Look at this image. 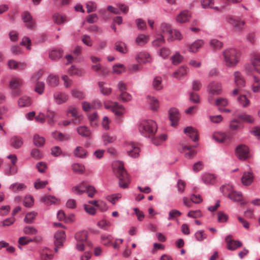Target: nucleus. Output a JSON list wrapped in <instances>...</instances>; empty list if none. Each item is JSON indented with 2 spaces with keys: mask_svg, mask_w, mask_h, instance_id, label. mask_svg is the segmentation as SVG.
Segmentation results:
<instances>
[{
  "mask_svg": "<svg viewBox=\"0 0 260 260\" xmlns=\"http://www.w3.org/2000/svg\"><path fill=\"white\" fill-rule=\"evenodd\" d=\"M241 55L240 51L234 48L225 49L221 54L223 63L229 68L235 67L240 62Z\"/></svg>",
  "mask_w": 260,
  "mask_h": 260,
  "instance_id": "nucleus-1",
  "label": "nucleus"
},
{
  "mask_svg": "<svg viewBox=\"0 0 260 260\" xmlns=\"http://www.w3.org/2000/svg\"><path fill=\"white\" fill-rule=\"evenodd\" d=\"M112 168L116 177L119 179V185L121 188H127L130 183L128 175L124 169L122 162L116 160L113 162Z\"/></svg>",
  "mask_w": 260,
  "mask_h": 260,
  "instance_id": "nucleus-2",
  "label": "nucleus"
},
{
  "mask_svg": "<svg viewBox=\"0 0 260 260\" xmlns=\"http://www.w3.org/2000/svg\"><path fill=\"white\" fill-rule=\"evenodd\" d=\"M138 127L140 133L146 137H152L157 128L155 121L145 119L140 121Z\"/></svg>",
  "mask_w": 260,
  "mask_h": 260,
  "instance_id": "nucleus-3",
  "label": "nucleus"
},
{
  "mask_svg": "<svg viewBox=\"0 0 260 260\" xmlns=\"http://www.w3.org/2000/svg\"><path fill=\"white\" fill-rule=\"evenodd\" d=\"M220 189L223 193H227L228 197L234 202H239L242 200V193L235 191L230 185H223L220 188Z\"/></svg>",
  "mask_w": 260,
  "mask_h": 260,
  "instance_id": "nucleus-4",
  "label": "nucleus"
},
{
  "mask_svg": "<svg viewBox=\"0 0 260 260\" xmlns=\"http://www.w3.org/2000/svg\"><path fill=\"white\" fill-rule=\"evenodd\" d=\"M226 21L233 27L234 30L238 31H242L245 24L244 20L239 18L235 19L230 16L226 17Z\"/></svg>",
  "mask_w": 260,
  "mask_h": 260,
  "instance_id": "nucleus-5",
  "label": "nucleus"
},
{
  "mask_svg": "<svg viewBox=\"0 0 260 260\" xmlns=\"http://www.w3.org/2000/svg\"><path fill=\"white\" fill-rule=\"evenodd\" d=\"M207 90L212 95H219L222 91L221 83L217 81H212L208 85Z\"/></svg>",
  "mask_w": 260,
  "mask_h": 260,
  "instance_id": "nucleus-6",
  "label": "nucleus"
},
{
  "mask_svg": "<svg viewBox=\"0 0 260 260\" xmlns=\"http://www.w3.org/2000/svg\"><path fill=\"white\" fill-rule=\"evenodd\" d=\"M235 153L239 159L245 160L248 157L249 149L246 145H241L237 147Z\"/></svg>",
  "mask_w": 260,
  "mask_h": 260,
  "instance_id": "nucleus-7",
  "label": "nucleus"
},
{
  "mask_svg": "<svg viewBox=\"0 0 260 260\" xmlns=\"http://www.w3.org/2000/svg\"><path fill=\"white\" fill-rule=\"evenodd\" d=\"M231 237L232 236L231 235L226 236L225 238V241L227 243L228 249L233 251L241 247L242 245V243L240 241L232 240L231 239Z\"/></svg>",
  "mask_w": 260,
  "mask_h": 260,
  "instance_id": "nucleus-8",
  "label": "nucleus"
},
{
  "mask_svg": "<svg viewBox=\"0 0 260 260\" xmlns=\"http://www.w3.org/2000/svg\"><path fill=\"white\" fill-rule=\"evenodd\" d=\"M54 102L58 105L66 103L69 100V95L63 92H55L53 94Z\"/></svg>",
  "mask_w": 260,
  "mask_h": 260,
  "instance_id": "nucleus-9",
  "label": "nucleus"
},
{
  "mask_svg": "<svg viewBox=\"0 0 260 260\" xmlns=\"http://www.w3.org/2000/svg\"><path fill=\"white\" fill-rule=\"evenodd\" d=\"M250 62L254 70L260 74V54L253 52L251 55Z\"/></svg>",
  "mask_w": 260,
  "mask_h": 260,
  "instance_id": "nucleus-10",
  "label": "nucleus"
},
{
  "mask_svg": "<svg viewBox=\"0 0 260 260\" xmlns=\"http://www.w3.org/2000/svg\"><path fill=\"white\" fill-rule=\"evenodd\" d=\"M112 111L118 118H121L125 113L126 110L122 105L114 102L112 107Z\"/></svg>",
  "mask_w": 260,
  "mask_h": 260,
  "instance_id": "nucleus-11",
  "label": "nucleus"
},
{
  "mask_svg": "<svg viewBox=\"0 0 260 260\" xmlns=\"http://www.w3.org/2000/svg\"><path fill=\"white\" fill-rule=\"evenodd\" d=\"M169 118L171 122V125L174 127L176 126L179 119V111L178 109L175 108L170 109L169 111Z\"/></svg>",
  "mask_w": 260,
  "mask_h": 260,
  "instance_id": "nucleus-12",
  "label": "nucleus"
},
{
  "mask_svg": "<svg viewBox=\"0 0 260 260\" xmlns=\"http://www.w3.org/2000/svg\"><path fill=\"white\" fill-rule=\"evenodd\" d=\"M253 179L254 176L253 172L251 170H249L243 173L241 177V182L244 185L248 186L252 183Z\"/></svg>",
  "mask_w": 260,
  "mask_h": 260,
  "instance_id": "nucleus-13",
  "label": "nucleus"
},
{
  "mask_svg": "<svg viewBox=\"0 0 260 260\" xmlns=\"http://www.w3.org/2000/svg\"><path fill=\"white\" fill-rule=\"evenodd\" d=\"M126 147L129 156L134 158L138 156L140 152L139 148L136 146L134 143H128Z\"/></svg>",
  "mask_w": 260,
  "mask_h": 260,
  "instance_id": "nucleus-14",
  "label": "nucleus"
},
{
  "mask_svg": "<svg viewBox=\"0 0 260 260\" xmlns=\"http://www.w3.org/2000/svg\"><path fill=\"white\" fill-rule=\"evenodd\" d=\"M68 113H70L73 117L76 118V120L73 121L75 124L79 123L83 118L82 115L79 114L78 108L75 106H71L69 107Z\"/></svg>",
  "mask_w": 260,
  "mask_h": 260,
  "instance_id": "nucleus-15",
  "label": "nucleus"
},
{
  "mask_svg": "<svg viewBox=\"0 0 260 260\" xmlns=\"http://www.w3.org/2000/svg\"><path fill=\"white\" fill-rule=\"evenodd\" d=\"M87 183L83 181L77 185L73 187L72 190L73 193L77 195H82L85 192V189Z\"/></svg>",
  "mask_w": 260,
  "mask_h": 260,
  "instance_id": "nucleus-16",
  "label": "nucleus"
},
{
  "mask_svg": "<svg viewBox=\"0 0 260 260\" xmlns=\"http://www.w3.org/2000/svg\"><path fill=\"white\" fill-rule=\"evenodd\" d=\"M136 59L139 62L143 63H149L152 59L150 55L146 52H139L135 57Z\"/></svg>",
  "mask_w": 260,
  "mask_h": 260,
  "instance_id": "nucleus-17",
  "label": "nucleus"
},
{
  "mask_svg": "<svg viewBox=\"0 0 260 260\" xmlns=\"http://www.w3.org/2000/svg\"><path fill=\"white\" fill-rule=\"evenodd\" d=\"M66 239V234L64 231L57 232L54 235V244L55 246L62 245Z\"/></svg>",
  "mask_w": 260,
  "mask_h": 260,
  "instance_id": "nucleus-18",
  "label": "nucleus"
},
{
  "mask_svg": "<svg viewBox=\"0 0 260 260\" xmlns=\"http://www.w3.org/2000/svg\"><path fill=\"white\" fill-rule=\"evenodd\" d=\"M204 43L202 40H197L191 44L186 45V46L190 52L196 53L202 47Z\"/></svg>",
  "mask_w": 260,
  "mask_h": 260,
  "instance_id": "nucleus-19",
  "label": "nucleus"
},
{
  "mask_svg": "<svg viewBox=\"0 0 260 260\" xmlns=\"http://www.w3.org/2000/svg\"><path fill=\"white\" fill-rule=\"evenodd\" d=\"M234 82L236 86L238 87H244L246 84V81L242 75L241 73L239 71H236L234 73Z\"/></svg>",
  "mask_w": 260,
  "mask_h": 260,
  "instance_id": "nucleus-20",
  "label": "nucleus"
},
{
  "mask_svg": "<svg viewBox=\"0 0 260 260\" xmlns=\"http://www.w3.org/2000/svg\"><path fill=\"white\" fill-rule=\"evenodd\" d=\"M22 19L27 28H31L34 26V20L29 12H24L22 15Z\"/></svg>",
  "mask_w": 260,
  "mask_h": 260,
  "instance_id": "nucleus-21",
  "label": "nucleus"
},
{
  "mask_svg": "<svg viewBox=\"0 0 260 260\" xmlns=\"http://www.w3.org/2000/svg\"><path fill=\"white\" fill-rule=\"evenodd\" d=\"M184 133L194 142L198 140L197 130L192 126H188L184 128Z\"/></svg>",
  "mask_w": 260,
  "mask_h": 260,
  "instance_id": "nucleus-22",
  "label": "nucleus"
},
{
  "mask_svg": "<svg viewBox=\"0 0 260 260\" xmlns=\"http://www.w3.org/2000/svg\"><path fill=\"white\" fill-rule=\"evenodd\" d=\"M251 89L254 93H260V78L256 75L252 76Z\"/></svg>",
  "mask_w": 260,
  "mask_h": 260,
  "instance_id": "nucleus-23",
  "label": "nucleus"
},
{
  "mask_svg": "<svg viewBox=\"0 0 260 260\" xmlns=\"http://www.w3.org/2000/svg\"><path fill=\"white\" fill-rule=\"evenodd\" d=\"M147 102L149 105L150 108L152 110H157L159 108V101L155 97L148 95L147 96Z\"/></svg>",
  "mask_w": 260,
  "mask_h": 260,
  "instance_id": "nucleus-24",
  "label": "nucleus"
},
{
  "mask_svg": "<svg viewBox=\"0 0 260 260\" xmlns=\"http://www.w3.org/2000/svg\"><path fill=\"white\" fill-rule=\"evenodd\" d=\"M182 39L183 36L179 30L172 29L168 37L167 40L168 42H172L174 40L180 41Z\"/></svg>",
  "mask_w": 260,
  "mask_h": 260,
  "instance_id": "nucleus-25",
  "label": "nucleus"
},
{
  "mask_svg": "<svg viewBox=\"0 0 260 260\" xmlns=\"http://www.w3.org/2000/svg\"><path fill=\"white\" fill-rule=\"evenodd\" d=\"M41 201L47 205H51L59 203L60 200L54 196H46L41 198Z\"/></svg>",
  "mask_w": 260,
  "mask_h": 260,
  "instance_id": "nucleus-26",
  "label": "nucleus"
},
{
  "mask_svg": "<svg viewBox=\"0 0 260 260\" xmlns=\"http://www.w3.org/2000/svg\"><path fill=\"white\" fill-rule=\"evenodd\" d=\"M188 72V69L186 67H181L176 71L174 72L172 76L178 79H181L184 76H186Z\"/></svg>",
  "mask_w": 260,
  "mask_h": 260,
  "instance_id": "nucleus-27",
  "label": "nucleus"
},
{
  "mask_svg": "<svg viewBox=\"0 0 260 260\" xmlns=\"http://www.w3.org/2000/svg\"><path fill=\"white\" fill-rule=\"evenodd\" d=\"M203 182L207 184H214L216 182V177L212 174L205 173L202 176Z\"/></svg>",
  "mask_w": 260,
  "mask_h": 260,
  "instance_id": "nucleus-28",
  "label": "nucleus"
},
{
  "mask_svg": "<svg viewBox=\"0 0 260 260\" xmlns=\"http://www.w3.org/2000/svg\"><path fill=\"white\" fill-rule=\"evenodd\" d=\"M190 17V14L188 11H183L177 15L176 20L181 23H185L189 20Z\"/></svg>",
  "mask_w": 260,
  "mask_h": 260,
  "instance_id": "nucleus-29",
  "label": "nucleus"
},
{
  "mask_svg": "<svg viewBox=\"0 0 260 260\" xmlns=\"http://www.w3.org/2000/svg\"><path fill=\"white\" fill-rule=\"evenodd\" d=\"M24 84L23 80L19 77H14L10 82V87L13 89H16L21 87Z\"/></svg>",
  "mask_w": 260,
  "mask_h": 260,
  "instance_id": "nucleus-30",
  "label": "nucleus"
},
{
  "mask_svg": "<svg viewBox=\"0 0 260 260\" xmlns=\"http://www.w3.org/2000/svg\"><path fill=\"white\" fill-rule=\"evenodd\" d=\"M31 103L30 98L26 95L20 98L18 100V106L20 107L29 106Z\"/></svg>",
  "mask_w": 260,
  "mask_h": 260,
  "instance_id": "nucleus-31",
  "label": "nucleus"
},
{
  "mask_svg": "<svg viewBox=\"0 0 260 260\" xmlns=\"http://www.w3.org/2000/svg\"><path fill=\"white\" fill-rule=\"evenodd\" d=\"M213 138L218 143H223L229 139V137L224 133H217L213 134Z\"/></svg>",
  "mask_w": 260,
  "mask_h": 260,
  "instance_id": "nucleus-32",
  "label": "nucleus"
},
{
  "mask_svg": "<svg viewBox=\"0 0 260 260\" xmlns=\"http://www.w3.org/2000/svg\"><path fill=\"white\" fill-rule=\"evenodd\" d=\"M181 152L183 153L185 156L187 158H191L196 154L195 151L191 147L188 146H183Z\"/></svg>",
  "mask_w": 260,
  "mask_h": 260,
  "instance_id": "nucleus-33",
  "label": "nucleus"
},
{
  "mask_svg": "<svg viewBox=\"0 0 260 260\" xmlns=\"http://www.w3.org/2000/svg\"><path fill=\"white\" fill-rule=\"evenodd\" d=\"M149 40V37L148 36L140 34L136 38L135 42L137 45L139 46H143L145 45Z\"/></svg>",
  "mask_w": 260,
  "mask_h": 260,
  "instance_id": "nucleus-34",
  "label": "nucleus"
},
{
  "mask_svg": "<svg viewBox=\"0 0 260 260\" xmlns=\"http://www.w3.org/2000/svg\"><path fill=\"white\" fill-rule=\"evenodd\" d=\"M117 99L122 102L126 103L132 100V95L126 91L120 93L117 96Z\"/></svg>",
  "mask_w": 260,
  "mask_h": 260,
  "instance_id": "nucleus-35",
  "label": "nucleus"
},
{
  "mask_svg": "<svg viewBox=\"0 0 260 260\" xmlns=\"http://www.w3.org/2000/svg\"><path fill=\"white\" fill-rule=\"evenodd\" d=\"M87 151L83 147L78 146L74 151V154L75 156L80 158H85L87 156Z\"/></svg>",
  "mask_w": 260,
  "mask_h": 260,
  "instance_id": "nucleus-36",
  "label": "nucleus"
},
{
  "mask_svg": "<svg viewBox=\"0 0 260 260\" xmlns=\"http://www.w3.org/2000/svg\"><path fill=\"white\" fill-rule=\"evenodd\" d=\"M152 87L153 89L158 91L162 89L163 85L162 84V78L160 77L157 76L153 79Z\"/></svg>",
  "mask_w": 260,
  "mask_h": 260,
  "instance_id": "nucleus-37",
  "label": "nucleus"
},
{
  "mask_svg": "<svg viewBox=\"0 0 260 260\" xmlns=\"http://www.w3.org/2000/svg\"><path fill=\"white\" fill-rule=\"evenodd\" d=\"M49 58L52 60L59 59L62 56V51L60 49H52L49 53Z\"/></svg>",
  "mask_w": 260,
  "mask_h": 260,
  "instance_id": "nucleus-38",
  "label": "nucleus"
},
{
  "mask_svg": "<svg viewBox=\"0 0 260 260\" xmlns=\"http://www.w3.org/2000/svg\"><path fill=\"white\" fill-rule=\"evenodd\" d=\"M77 131L78 134L82 137H89L91 134L90 129L85 126H80L78 127L77 128Z\"/></svg>",
  "mask_w": 260,
  "mask_h": 260,
  "instance_id": "nucleus-39",
  "label": "nucleus"
},
{
  "mask_svg": "<svg viewBox=\"0 0 260 260\" xmlns=\"http://www.w3.org/2000/svg\"><path fill=\"white\" fill-rule=\"evenodd\" d=\"M26 186L23 183H15L12 184L9 188L14 192H18L25 189Z\"/></svg>",
  "mask_w": 260,
  "mask_h": 260,
  "instance_id": "nucleus-40",
  "label": "nucleus"
},
{
  "mask_svg": "<svg viewBox=\"0 0 260 260\" xmlns=\"http://www.w3.org/2000/svg\"><path fill=\"white\" fill-rule=\"evenodd\" d=\"M77 242H83L87 239V232L85 231L77 233L75 236Z\"/></svg>",
  "mask_w": 260,
  "mask_h": 260,
  "instance_id": "nucleus-41",
  "label": "nucleus"
},
{
  "mask_svg": "<svg viewBox=\"0 0 260 260\" xmlns=\"http://www.w3.org/2000/svg\"><path fill=\"white\" fill-rule=\"evenodd\" d=\"M33 142L36 146L42 147L44 145L45 139L43 137H41L38 134H35L34 136Z\"/></svg>",
  "mask_w": 260,
  "mask_h": 260,
  "instance_id": "nucleus-42",
  "label": "nucleus"
},
{
  "mask_svg": "<svg viewBox=\"0 0 260 260\" xmlns=\"http://www.w3.org/2000/svg\"><path fill=\"white\" fill-rule=\"evenodd\" d=\"M238 117L243 122L248 123H252L254 122L255 120L254 117L246 113L239 114Z\"/></svg>",
  "mask_w": 260,
  "mask_h": 260,
  "instance_id": "nucleus-43",
  "label": "nucleus"
},
{
  "mask_svg": "<svg viewBox=\"0 0 260 260\" xmlns=\"http://www.w3.org/2000/svg\"><path fill=\"white\" fill-rule=\"evenodd\" d=\"M168 136L165 134H162L158 137L153 138L152 139V142L153 144L156 146L160 145L164 141H165L167 139Z\"/></svg>",
  "mask_w": 260,
  "mask_h": 260,
  "instance_id": "nucleus-44",
  "label": "nucleus"
},
{
  "mask_svg": "<svg viewBox=\"0 0 260 260\" xmlns=\"http://www.w3.org/2000/svg\"><path fill=\"white\" fill-rule=\"evenodd\" d=\"M23 144L22 139L18 137H13L11 139L10 144L15 148H20Z\"/></svg>",
  "mask_w": 260,
  "mask_h": 260,
  "instance_id": "nucleus-45",
  "label": "nucleus"
},
{
  "mask_svg": "<svg viewBox=\"0 0 260 260\" xmlns=\"http://www.w3.org/2000/svg\"><path fill=\"white\" fill-rule=\"evenodd\" d=\"M72 169L74 173L79 174H83L85 171L84 165L78 163L73 164L72 165Z\"/></svg>",
  "mask_w": 260,
  "mask_h": 260,
  "instance_id": "nucleus-46",
  "label": "nucleus"
},
{
  "mask_svg": "<svg viewBox=\"0 0 260 260\" xmlns=\"http://www.w3.org/2000/svg\"><path fill=\"white\" fill-rule=\"evenodd\" d=\"M52 17L53 21L58 24H64L67 21L66 16H63L57 13L53 15Z\"/></svg>",
  "mask_w": 260,
  "mask_h": 260,
  "instance_id": "nucleus-47",
  "label": "nucleus"
},
{
  "mask_svg": "<svg viewBox=\"0 0 260 260\" xmlns=\"http://www.w3.org/2000/svg\"><path fill=\"white\" fill-rule=\"evenodd\" d=\"M52 136L54 139L58 140L61 141H67L70 139V136L69 135H63L62 133L57 132H55L53 133Z\"/></svg>",
  "mask_w": 260,
  "mask_h": 260,
  "instance_id": "nucleus-48",
  "label": "nucleus"
},
{
  "mask_svg": "<svg viewBox=\"0 0 260 260\" xmlns=\"http://www.w3.org/2000/svg\"><path fill=\"white\" fill-rule=\"evenodd\" d=\"M242 127L240 122L237 119H233L230 123V128L232 131H237Z\"/></svg>",
  "mask_w": 260,
  "mask_h": 260,
  "instance_id": "nucleus-49",
  "label": "nucleus"
},
{
  "mask_svg": "<svg viewBox=\"0 0 260 260\" xmlns=\"http://www.w3.org/2000/svg\"><path fill=\"white\" fill-rule=\"evenodd\" d=\"M115 49L121 53H126L127 52L126 45L122 42H118L115 45Z\"/></svg>",
  "mask_w": 260,
  "mask_h": 260,
  "instance_id": "nucleus-50",
  "label": "nucleus"
},
{
  "mask_svg": "<svg viewBox=\"0 0 260 260\" xmlns=\"http://www.w3.org/2000/svg\"><path fill=\"white\" fill-rule=\"evenodd\" d=\"M37 215V213L32 211L27 213L24 218V221L26 223L30 224L32 222L33 220L36 218Z\"/></svg>",
  "mask_w": 260,
  "mask_h": 260,
  "instance_id": "nucleus-51",
  "label": "nucleus"
},
{
  "mask_svg": "<svg viewBox=\"0 0 260 260\" xmlns=\"http://www.w3.org/2000/svg\"><path fill=\"white\" fill-rule=\"evenodd\" d=\"M210 45L214 50H219L223 47L222 43L216 39L210 40Z\"/></svg>",
  "mask_w": 260,
  "mask_h": 260,
  "instance_id": "nucleus-52",
  "label": "nucleus"
},
{
  "mask_svg": "<svg viewBox=\"0 0 260 260\" xmlns=\"http://www.w3.org/2000/svg\"><path fill=\"white\" fill-rule=\"evenodd\" d=\"M47 82L50 86L55 87L59 84V77L56 76H49Z\"/></svg>",
  "mask_w": 260,
  "mask_h": 260,
  "instance_id": "nucleus-53",
  "label": "nucleus"
},
{
  "mask_svg": "<svg viewBox=\"0 0 260 260\" xmlns=\"http://www.w3.org/2000/svg\"><path fill=\"white\" fill-rule=\"evenodd\" d=\"M102 140L105 145L114 142L116 140V137L111 136L108 134H104L102 135Z\"/></svg>",
  "mask_w": 260,
  "mask_h": 260,
  "instance_id": "nucleus-54",
  "label": "nucleus"
},
{
  "mask_svg": "<svg viewBox=\"0 0 260 260\" xmlns=\"http://www.w3.org/2000/svg\"><path fill=\"white\" fill-rule=\"evenodd\" d=\"M238 102L241 104L243 107H247L250 103V101L248 99L245 95H241L237 99Z\"/></svg>",
  "mask_w": 260,
  "mask_h": 260,
  "instance_id": "nucleus-55",
  "label": "nucleus"
},
{
  "mask_svg": "<svg viewBox=\"0 0 260 260\" xmlns=\"http://www.w3.org/2000/svg\"><path fill=\"white\" fill-rule=\"evenodd\" d=\"M97 225L99 228H100L103 230H108V229L111 225V223L110 221H109L108 220H106L105 219H102V220L99 221L97 223Z\"/></svg>",
  "mask_w": 260,
  "mask_h": 260,
  "instance_id": "nucleus-56",
  "label": "nucleus"
},
{
  "mask_svg": "<svg viewBox=\"0 0 260 260\" xmlns=\"http://www.w3.org/2000/svg\"><path fill=\"white\" fill-rule=\"evenodd\" d=\"M86 7L87 9V12L90 13L96 11L97 9L96 4L92 1H88L86 3Z\"/></svg>",
  "mask_w": 260,
  "mask_h": 260,
  "instance_id": "nucleus-57",
  "label": "nucleus"
},
{
  "mask_svg": "<svg viewBox=\"0 0 260 260\" xmlns=\"http://www.w3.org/2000/svg\"><path fill=\"white\" fill-rule=\"evenodd\" d=\"M69 73L71 75H76L78 76H82L83 74L82 69L76 68L73 66L69 70Z\"/></svg>",
  "mask_w": 260,
  "mask_h": 260,
  "instance_id": "nucleus-58",
  "label": "nucleus"
},
{
  "mask_svg": "<svg viewBox=\"0 0 260 260\" xmlns=\"http://www.w3.org/2000/svg\"><path fill=\"white\" fill-rule=\"evenodd\" d=\"M165 42L164 37L162 35H158L152 42V45L154 46L158 47L164 44Z\"/></svg>",
  "mask_w": 260,
  "mask_h": 260,
  "instance_id": "nucleus-59",
  "label": "nucleus"
},
{
  "mask_svg": "<svg viewBox=\"0 0 260 260\" xmlns=\"http://www.w3.org/2000/svg\"><path fill=\"white\" fill-rule=\"evenodd\" d=\"M121 198V194L120 193H115L108 196L106 199L109 202L111 203L113 205H114L116 202L119 200Z\"/></svg>",
  "mask_w": 260,
  "mask_h": 260,
  "instance_id": "nucleus-60",
  "label": "nucleus"
},
{
  "mask_svg": "<svg viewBox=\"0 0 260 260\" xmlns=\"http://www.w3.org/2000/svg\"><path fill=\"white\" fill-rule=\"evenodd\" d=\"M183 59V57L179 52H176L171 57L172 63L175 65L180 63L182 61Z\"/></svg>",
  "mask_w": 260,
  "mask_h": 260,
  "instance_id": "nucleus-61",
  "label": "nucleus"
},
{
  "mask_svg": "<svg viewBox=\"0 0 260 260\" xmlns=\"http://www.w3.org/2000/svg\"><path fill=\"white\" fill-rule=\"evenodd\" d=\"M196 240L198 241H202L207 238V235L205 233L204 231L199 230L194 234Z\"/></svg>",
  "mask_w": 260,
  "mask_h": 260,
  "instance_id": "nucleus-62",
  "label": "nucleus"
},
{
  "mask_svg": "<svg viewBox=\"0 0 260 260\" xmlns=\"http://www.w3.org/2000/svg\"><path fill=\"white\" fill-rule=\"evenodd\" d=\"M101 242L105 245L110 244L113 240V237L110 235L103 234L101 236Z\"/></svg>",
  "mask_w": 260,
  "mask_h": 260,
  "instance_id": "nucleus-63",
  "label": "nucleus"
},
{
  "mask_svg": "<svg viewBox=\"0 0 260 260\" xmlns=\"http://www.w3.org/2000/svg\"><path fill=\"white\" fill-rule=\"evenodd\" d=\"M96 192V190L93 186L89 185L88 184H87L85 189V192L87 193L88 197L91 198H93Z\"/></svg>",
  "mask_w": 260,
  "mask_h": 260,
  "instance_id": "nucleus-64",
  "label": "nucleus"
}]
</instances>
